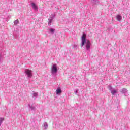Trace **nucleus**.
<instances>
[{
	"instance_id": "f03ea898",
	"label": "nucleus",
	"mask_w": 130,
	"mask_h": 130,
	"mask_svg": "<svg viewBox=\"0 0 130 130\" xmlns=\"http://www.w3.org/2000/svg\"><path fill=\"white\" fill-rule=\"evenodd\" d=\"M25 75L27 78L28 79H31L32 78V76H33L32 71L29 69H26L25 71Z\"/></svg>"
},
{
	"instance_id": "0eeeda50",
	"label": "nucleus",
	"mask_w": 130,
	"mask_h": 130,
	"mask_svg": "<svg viewBox=\"0 0 130 130\" xmlns=\"http://www.w3.org/2000/svg\"><path fill=\"white\" fill-rule=\"evenodd\" d=\"M108 89L109 90H110L111 93L113 94L114 95V88L112 87L111 86L109 85L108 86Z\"/></svg>"
},
{
	"instance_id": "1a4fd4ad",
	"label": "nucleus",
	"mask_w": 130,
	"mask_h": 130,
	"mask_svg": "<svg viewBox=\"0 0 130 130\" xmlns=\"http://www.w3.org/2000/svg\"><path fill=\"white\" fill-rule=\"evenodd\" d=\"M61 94V89L60 88H57L56 90V94L59 95Z\"/></svg>"
},
{
	"instance_id": "9d476101",
	"label": "nucleus",
	"mask_w": 130,
	"mask_h": 130,
	"mask_svg": "<svg viewBox=\"0 0 130 130\" xmlns=\"http://www.w3.org/2000/svg\"><path fill=\"white\" fill-rule=\"evenodd\" d=\"M38 96V93L37 92H34L32 95V97L33 98H35V99L36 98H37Z\"/></svg>"
},
{
	"instance_id": "f257e3e1",
	"label": "nucleus",
	"mask_w": 130,
	"mask_h": 130,
	"mask_svg": "<svg viewBox=\"0 0 130 130\" xmlns=\"http://www.w3.org/2000/svg\"><path fill=\"white\" fill-rule=\"evenodd\" d=\"M87 35L86 34L84 33L81 37V43L80 44L81 47H83L85 45V49L87 50V51H90L91 49V41L90 40H87L86 38Z\"/></svg>"
},
{
	"instance_id": "4468645a",
	"label": "nucleus",
	"mask_w": 130,
	"mask_h": 130,
	"mask_svg": "<svg viewBox=\"0 0 130 130\" xmlns=\"http://www.w3.org/2000/svg\"><path fill=\"white\" fill-rule=\"evenodd\" d=\"M5 120V118H0V126L2 125L3 122Z\"/></svg>"
},
{
	"instance_id": "a211bd4d",
	"label": "nucleus",
	"mask_w": 130,
	"mask_h": 130,
	"mask_svg": "<svg viewBox=\"0 0 130 130\" xmlns=\"http://www.w3.org/2000/svg\"><path fill=\"white\" fill-rule=\"evenodd\" d=\"M73 48H74V49H77V48H78V46L76 45H74L73 46Z\"/></svg>"
},
{
	"instance_id": "20e7f679",
	"label": "nucleus",
	"mask_w": 130,
	"mask_h": 130,
	"mask_svg": "<svg viewBox=\"0 0 130 130\" xmlns=\"http://www.w3.org/2000/svg\"><path fill=\"white\" fill-rule=\"evenodd\" d=\"M121 92L123 94H124L125 96H127L128 95V93H127V89L126 88H123L121 90Z\"/></svg>"
},
{
	"instance_id": "6ab92c4d",
	"label": "nucleus",
	"mask_w": 130,
	"mask_h": 130,
	"mask_svg": "<svg viewBox=\"0 0 130 130\" xmlns=\"http://www.w3.org/2000/svg\"><path fill=\"white\" fill-rule=\"evenodd\" d=\"M75 94L78 95V89H76V90L75 91Z\"/></svg>"
},
{
	"instance_id": "7ed1b4c3",
	"label": "nucleus",
	"mask_w": 130,
	"mask_h": 130,
	"mask_svg": "<svg viewBox=\"0 0 130 130\" xmlns=\"http://www.w3.org/2000/svg\"><path fill=\"white\" fill-rule=\"evenodd\" d=\"M51 73L52 75H54L57 73V65L56 64H53Z\"/></svg>"
},
{
	"instance_id": "f8f14e48",
	"label": "nucleus",
	"mask_w": 130,
	"mask_h": 130,
	"mask_svg": "<svg viewBox=\"0 0 130 130\" xmlns=\"http://www.w3.org/2000/svg\"><path fill=\"white\" fill-rule=\"evenodd\" d=\"M29 108L31 109V110H36V107L34 106H30L28 105Z\"/></svg>"
},
{
	"instance_id": "2eb2a0df",
	"label": "nucleus",
	"mask_w": 130,
	"mask_h": 130,
	"mask_svg": "<svg viewBox=\"0 0 130 130\" xmlns=\"http://www.w3.org/2000/svg\"><path fill=\"white\" fill-rule=\"evenodd\" d=\"M19 24V20L17 19L14 21V24L16 26Z\"/></svg>"
},
{
	"instance_id": "dca6fc26",
	"label": "nucleus",
	"mask_w": 130,
	"mask_h": 130,
	"mask_svg": "<svg viewBox=\"0 0 130 130\" xmlns=\"http://www.w3.org/2000/svg\"><path fill=\"white\" fill-rule=\"evenodd\" d=\"M49 31H50V33L53 34L54 33L55 30L53 28H50L49 29Z\"/></svg>"
},
{
	"instance_id": "39448f33",
	"label": "nucleus",
	"mask_w": 130,
	"mask_h": 130,
	"mask_svg": "<svg viewBox=\"0 0 130 130\" xmlns=\"http://www.w3.org/2000/svg\"><path fill=\"white\" fill-rule=\"evenodd\" d=\"M51 16H52V17H50L48 19L49 22H48V24L49 26H51V23H52V21H53V17H54V16H53V15H52Z\"/></svg>"
},
{
	"instance_id": "ddd939ff",
	"label": "nucleus",
	"mask_w": 130,
	"mask_h": 130,
	"mask_svg": "<svg viewBox=\"0 0 130 130\" xmlns=\"http://www.w3.org/2000/svg\"><path fill=\"white\" fill-rule=\"evenodd\" d=\"M47 127H48V124L47 123L45 122L44 124V129H47Z\"/></svg>"
},
{
	"instance_id": "423d86ee",
	"label": "nucleus",
	"mask_w": 130,
	"mask_h": 130,
	"mask_svg": "<svg viewBox=\"0 0 130 130\" xmlns=\"http://www.w3.org/2000/svg\"><path fill=\"white\" fill-rule=\"evenodd\" d=\"M116 19L117 21H118V22H120L121 20H122V16L121 15L118 14L116 16Z\"/></svg>"
},
{
	"instance_id": "f3484780",
	"label": "nucleus",
	"mask_w": 130,
	"mask_h": 130,
	"mask_svg": "<svg viewBox=\"0 0 130 130\" xmlns=\"http://www.w3.org/2000/svg\"><path fill=\"white\" fill-rule=\"evenodd\" d=\"M2 60H3V54L0 53V62H2Z\"/></svg>"
},
{
	"instance_id": "aec40b11",
	"label": "nucleus",
	"mask_w": 130,
	"mask_h": 130,
	"mask_svg": "<svg viewBox=\"0 0 130 130\" xmlns=\"http://www.w3.org/2000/svg\"><path fill=\"white\" fill-rule=\"evenodd\" d=\"M116 93H117V91H116V90H114V95L115 96V94H116Z\"/></svg>"
},
{
	"instance_id": "9b49d317",
	"label": "nucleus",
	"mask_w": 130,
	"mask_h": 130,
	"mask_svg": "<svg viewBox=\"0 0 130 130\" xmlns=\"http://www.w3.org/2000/svg\"><path fill=\"white\" fill-rule=\"evenodd\" d=\"M91 2L93 3V5H97V4L99 3V1L98 0H91Z\"/></svg>"
},
{
	"instance_id": "6e6552de",
	"label": "nucleus",
	"mask_w": 130,
	"mask_h": 130,
	"mask_svg": "<svg viewBox=\"0 0 130 130\" xmlns=\"http://www.w3.org/2000/svg\"><path fill=\"white\" fill-rule=\"evenodd\" d=\"M31 6L32 7V9L35 10V11H37L38 10V7H37L36 5L34 3H31Z\"/></svg>"
}]
</instances>
